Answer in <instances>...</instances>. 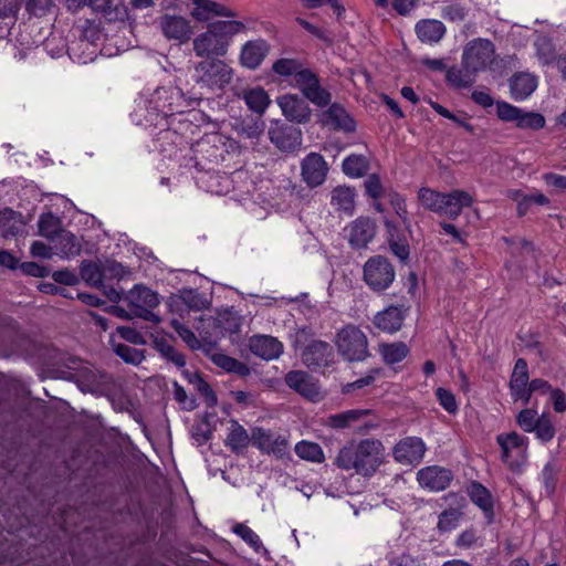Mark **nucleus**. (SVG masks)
Segmentation results:
<instances>
[{
    "instance_id": "obj_54",
    "label": "nucleus",
    "mask_w": 566,
    "mask_h": 566,
    "mask_svg": "<svg viewBox=\"0 0 566 566\" xmlns=\"http://www.w3.org/2000/svg\"><path fill=\"white\" fill-rule=\"evenodd\" d=\"M82 277L92 285H99L103 282V273L95 263H84L81 268Z\"/></svg>"
},
{
    "instance_id": "obj_3",
    "label": "nucleus",
    "mask_w": 566,
    "mask_h": 566,
    "mask_svg": "<svg viewBox=\"0 0 566 566\" xmlns=\"http://www.w3.org/2000/svg\"><path fill=\"white\" fill-rule=\"evenodd\" d=\"M244 29L239 21L220 20L192 39V51L197 57L220 59L227 55L232 38Z\"/></svg>"
},
{
    "instance_id": "obj_55",
    "label": "nucleus",
    "mask_w": 566,
    "mask_h": 566,
    "mask_svg": "<svg viewBox=\"0 0 566 566\" xmlns=\"http://www.w3.org/2000/svg\"><path fill=\"white\" fill-rule=\"evenodd\" d=\"M437 399L440 406L449 413H455L458 411V402L455 400L454 395L444 388H438L436 390Z\"/></svg>"
},
{
    "instance_id": "obj_28",
    "label": "nucleus",
    "mask_w": 566,
    "mask_h": 566,
    "mask_svg": "<svg viewBox=\"0 0 566 566\" xmlns=\"http://www.w3.org/2000/svg\"><path fill=\"white\" fill-rule=\"evenodd\" d=\"M333 350L329 344L314 340L306 346L302 354L303 363L308 367H322L328 365Z\"/></svg>"
},
{
    "instance_id": "obj_33",
    "label": "nucleus",
    "mask_w": 566,
    "mask_h": 566,
    "mask_svg": "<svg viewBox=\"0 0 566 566\" xmlns=\"http://www.w3.org/2000/svg\"><path fill=\"white\" fill-rule=\"evenodd\" d=\"M250 442H252V439L248 431L238 421L231 420L228 427L226 446L233 452L239 453L245 450Z\"/></svg>"
},
{
    "instance_id": "obj_9",
    "label": "nucleus",
    "mask_w": 566,
    "mask_h": 566,
    "mask_svg": "<svg viewBox=\"0 0 566 566\" xmlns=\"http://www.w3.org/2000/svg\"><path fill=\"white\" fill-rule=\"evenodd\" d=\"M364 280L371 290L384 291L394 282L395 270L387 259L375 256L365 263Z\"/></svg>"
},
{
    "instance_id": "obj_47",
    "label": "nucleus",
    "mask_w": 566,
    "mask_h": 566,
    "mask_svg": "<svg viewBox=\"0 0 566 566\" xmlns=\"http://www.w3.org/2000/svg\"><path fill=\"white\" fill-rule=\"evenodd\" d=\"M512 198L517 201V209L520 214H524L528 207L533 203L536 205H547L548 199L541 192H534L531 195H522L521 191L515 190L512 191Z\"/></svg>"
},
{
    "instance_id": "obj_12",
    "label": "nucleus",
    "mask_w": 566,
    "mask_h": 566,
    "mask_svg": "<svg viewBox=\"0 0 566 566\" xmlns=\"http://www.w3.org/2000/svg\"><path fill=\"white\" fill-rule=\"evenodd\" d=\"M251 439L253 446L264 453L273 454L280 459L285 458L290 453L289 440L270 430L255 428L252 430Z\"/></svg>"
},
{
    "instance_id": "obj_22",
    "label": "nucleus",
    "mask_w": 566,
    "mask_h": 566,
    "mask_svg": "<svg viewBox=\"0 0 566 566\" xmlns=\"http://www.w3.org/2000/svg\"><path fill=\"white\" fill-rule=\"evenodd\" d=\"M376 224L369 218H357L348 227V241L354 248H365L375 237Z\"/></svg>"
},
{
    "instance_id": "obj_10",
    "label": "nucleus",
    "mask_w": 566,
    "mask_h": 566,
    "mask_svg": "<svg viewBox=\"0 0 566 566\" xmlns=\"http://www.w3.org/2000/svg\"><path fill=\"white\" fill-rule=\"evenodd\" d=\"M128 306L133 307L134 314L138 317L159 322V318L149 312L159 304L158 295L150 289L142 285L134 286L127 292L124 298Z\"/></svg>"
},
{
    "instance_id": "obj_32",
    "label": "nucleus",
    "mask_w": 566,
    "mask_h": 566,
    "mask_svg": "<svg viewBox=\"0 0 566 566\" xmlns=\"http://www.w3.org/2000/svg\"><path fill=\"white\" fill-rule=\"evenodd\" d=\"M77 380L83 390L94 391L107 381V375L85 363L78 369Z\"/></svg>"
},
{
    "instance_id": "obj_61",
    "label": "nucleus",
    "mask_w": 566,
    "mask_h": 566,
    "mask_svg": "<svg viewBox=\"0 0 566 566\" xmlns=\"http://www.w3.org/2000/svg\"><path fill=\"white\" fill-rule=\"evenodd\" d=\"M390 205L392 206L396 214L401 219L402 223L408 228L409 220L405 199L398 193H392L390 196Z\"/></svg>"
},
{
    "instance_id": "obj_56",
    "label": "nucleus",
    "mask_w": 566,
    "mask_h": 566,
    "mask_svg": "<svg viewBox=\"0 0 566 566\" xmlns=\"http://www.w3.org/2000/svg\"><path fill=\"white\" fill-rule=\"evenodd\" d=\"M233 531L255 551H259V548L262 546V542L259 535L247 525L238 524L234 526Z\"/></svg>"
},
{
    "instance_id": "obj_62",
    "label": "nucleus",
    "mask_w": 566,
    "mask_h": 566,
    "mask_svg": "<svg viewBox=\"0 0 566 566\" xmlns=\"http://www.w3.org/2000/svg\"><path fill=\"white\" fill-rule=\"evenodd\" d=\"M116 331L123 339H125L132 344H135V345L145 344V339H144L143 335L137 329H135L133 327L118 326L116 328Z\"/></svg>"
},
{
    "instance_id": "obj_34",
    "label": "nucleus",
    "mask_w": 566,
    "mask_h": 566,
    "mask_svg": "<svg viewBox=\"0 0 566 566\" xmlns=\"http://www.w3.org/2000/svg\"><path fill=\"white\" fill-rule=\"evenodd\" d=\"M355 198L356 193L354 188L338 186L333 189L331 193V205L334 209L350 216L355 209Z\"/></svg>"
},
{
    "instance_id": "obj_18",
    "label": "nucleus",
    "mask_w": 566,
    "mask_h": 566,
    "mask_svg": "<svg viewBox=\"0 0 566 566\" xmlns=\"http://www.w3.org/2000/svg\"><path fill=\"white\" fill-rule=\"evenodd\" d=\"M271 142L282 151H296L302 147V130L300 128L280 125L269 130Z\"/></svg>"
},
{
    "instance_id": "obj_37",
    "label": "nucleus",
    "mask_w": 566,
    "mask_h": 566,
    "mask_svg": "<svg viewBox=\"0 0 566 566\" xmlns=\"http://www.w3.org/2000/svg\"><path fill=\"white\" fill-rule=\"evenodd\" d=\"M379 353L387 365H394L403 360L409 349L406 344L398 342L391 344H380Z\"/></svg>"
},
{
    "instance_id": "obj_42",
    "label": "nucleus",
    "mask_w": 566,
    "mask_h": 566,
    "mask_svg": "<svg viewBox=\"0 0 566 566\" xmlns=\"http://www.w3.org/2000/svg\"><path fill=\"white\" fill-rule=\"evenodd\" d=\"M295 453L303 460L321 463L324 461V452L318 443L301 441L295 446Z\"/></svg>"
},
{
    "instance_id": "obj_35",
    "label": "nucleus",
    "mask_w": 566,
    "mask_h": 566,
    "mask_svg": "<svg viewBox=\"0 0 566 566\" xmlns=\"http://www.w3.org/2000/svg\"><path fill=\"white\" fill-rule=\"evenodd\" d=\"M468 492L471 501L484 512L488 522L492 523L494 516L493 501L488 489L474 482L469 486Z\"/></svg>"
},
{
    "instance_id": "obj_6",
    "label": "nucleus",
    "mask_w": 566,
    "mask_h": 566,
    "mask_svg": "<svg viewBox=\"0 0 566 566\" xmlns=\"http://www.w3.org/2000/svg\"><path fill=\"white\" fill-rule=\"evenodd\" d=\"M496 442L501 449V460L511 470L517 471L527 462L528 438L516 431L500 433Z\"/></svg>"
},
{
    "instance_id": "obj_49",
    "label": "nucleus",
    "mask_w": 566,
    "mask_h": 566,
    "mask_svg": "<svg viewBox=\"0 0 566 566\" xmlns=\"http://www.w3.org/2000/svg\"><path fill=\"white\" fill-rule=\"evenodd\" d=\"M57 239L60 242V247H56L57 251L55 252V254L62 258H69L71 255L78 254L80 248L76 243L75 237L72 233L63 230L57 235Z\"/></svg>"
},
{
    "instance_id": "obj_46",
    "label": "nucleus",
    "mask_w": 566,
    "mask_h": 566,
    "mask_svg": "<svg viewBox=\"0 0 566 566\" xmlns=\"http://www.w3.org/2000/svg\"><path fill=\"white\" fill-rule=\"evenodd\" d=\"M546 124L545 117L537 112H527L521 109L517 120L515 123L516 127L521 129H532L538 130L542 129Z\"/></svg>"
},
{
    "instance_id": "obj_15",
    "label": "nucleus",
    "mask_w": 566,
    "mask_h": 566,
    "mask_svg": "<svg viewBox=\"0 0 566 566\" xmlns=\"http://www.w3.org/2000/svg\"><path fill=\"white\" fill-rule=\"evenodd\" d=\"M530 377L527 363L523 358L515 361L513 373L510 379V392L514 401H522L523 405L530 402Z\"/></svg>"
},
{
    "instance_id": "obj_38",
    "label": "nucleus",
    "mask_w": 566,
    "mask_h": 566,
    "mask_svg": "<svg viewBox=\"0 0 566 566\" xmlns=\"http://www.w3.org/2000/svg\"><path fill=\"white\" fill-rule=\"evenodd\" d=\"M211 360L214 365L222 368L226 371L234 373L241 376L249 374V368L245 364L232 358L223 353L211 354Z\"/></svg>"
},
{
    "instance_id": "obj_7",
    "label": "nucleus",
    "mask_w": 566,
    "mask_h": 566,
    "mask_svg": "<svg viewBox=\"0 0 566 566\" xmlns=\"http://www.w3.org/2000/svg\"><path fill=\"white\" fill-rule=\"evenodd\" d=\"M290 86L302 92L303 96L318 107L331 103V93L325 90L315 73L302 67L294 80L289 81Z\"/></svg>"
},
{
    "instance_id": "obj_25",
    "label": "nucleus",
    "mask_w": 566,
    "mask_h": 566,
    "mask_svg": "<svg viewBox=\"0 0 566 566\" xmlns=\"http://www.w3.org/2000/svg\"><path fill=\"white\" fill-rule=\"evenodd\" d=\"M407 308L403 306H388L374 317V325L386 333H395L402 326Z\"/></svg>"
},
{
    "instance_id": "obj_4",
    "label": "nucleus",
    "mask_w": 566,
    "mask_h": 566,
    "mask_svg": "<svg viewBox=\"0 0 566 566\" xmlns=\"http://www.w3.org/2000/svg\"><path fill=\"white\" fill-rule=\"evenodd\" d=\"M234 71L221 59H206L193 65L192 81L206 92L214 93L224 90L232 80Z\"/></svg>"
},
{
    "instance_id": "obj_19",
    "label": "nucleus",
    "mask_w": 566,
    "mask_h": 566,
    "mask_svg": "<svg viewBox=\"0 0 566 566\" xmlns=\"http://www.w3.org/2000/svg\"><path fill=\"white\" fill-rule=\"evenodd\" d=\"M250 350L264 360L277 359L283 353V344L269 335H254L249 339Z\"/></svg>"
},
{
    "instance_id": "obj_36",
    "label": "nucleus",
    "mask_w": 566,
    "mask_h": 566,
    "mask_svg": "<svg viewBox=\"0 0 566 566\" xmlns=\"http://www.w3.org/2000/svg\"><path fill=\"white\" fill-rule=\"evenodd\" d=\"M23 227L20 216L10 209L0 211V234L4 238L17 235Z\"/></svg>"
},
{
    "instance_id": "obj_44",
    "label": "nucleus",
    "mask_w": 566,
    "mask_h": 566,
    "mask_svg": "<svg viewBox=\"0 0 566 566\" xmlns=\"http://www.w3.org/2000/svg\"><path fill=\"white\" fill-rule=\"evenodd\" d=\"M469 13V8L460 1H448L441 8V17L450 22H462Z\"/></svg>"
},
{
    "instance_id": "obj_43",
    "label": "nucleus",
    "mask_w": 566,
    "mask_h": 566,
    "mask_svg": "<svg viewBox=\"0 0 566 566\" xmlns=\"http://www.w3.org/2000/svg\"><path fill=\"white\" fill-rule=\"evenodd\" d=\"M63 230L61 229V220L53 213H43L39 219V233L48 239H54Z\"/></svg>"
},
{
    "instance_id": "obj_53",
    "label": "nucleus",
    "mask_w": 566,
    "mask_h": 566,
    "mask_svg": "<svg viewBox=\"0 0 566 566\" xmlns=\"http://www.w3.org/2000/svg\"><path fill=\"white\" fill-rule=\"evenodd\" d=\"M521 109L522 108L504 101L496 103V115L503 122L516 123Z\"/></svg>"
},
{
    "instance_id": "obj_64",
    "label": "nucleus",
    "mask_w": 566,
    "mask_h": 566,
    "mask_svg": "<svg viewBox=\"0 0 566 566\" xmlns=\"http://www.w3.org/2000/svg\"><path fill=\"white\" fill-rule=\"evenodd\" d=\"M551 400L556 412L562 413L566 411V395L560 389L555 388L551 390Z\"/></svg>"
},
{
    "instance_id": "obj_16",
    "label": "nucleus",
    "mask_w": 566,
    "mask_h": 566,
    "mask_svg": "<svg viewBox=\"0 0 566 566\" xmlns=\"http://www.w3.org/2000/svg\"><path fill=\"white\" fill-rule=\"evenodd\" d=\"M452 478L453 475L450 470L438 465L426 467L417 473V480L420 486L431 492H439L447 489Z\"/></svg>"
},
{
    "instance_id": "obj_13",
    "label": "nucleus",
    "mask_w": 566,
    "mask_h": 566,
    "mask_svg": "<svg viewBox=\"0 0 566 566\" xmlns=\"http://www.w3.org/2000/svg\"><path fill=\"white\" fill-rule=\"evenodd\" d=\"M426 450V444L421 438L407 437L401 439L395 446L392 454L397 462L401 464L415 465L422 460Z\"/></svg>"
},
{
    "instance_id": "obj_14",
    "label": "nucleus",
    "mask_w": 566,
    "mask_h": 566,
    "mask_svg": "<svg viewBox=\"0 0 566 566\" xmlns=\"http://www.w3.org/2000/svg\"><path fill=\"white\" fill-rule=\"evenodd\" d=\"M328 166L324 157L317 153H310L301 164L303 181L311 188L321 186L327 176Z\"/></svg>"
},
{
    "instance_id": "obj_5",
    "label": "nucleus",
    "mask_w": 566,
    "mask_h": 566,
    "mask_svg": "<svg viewBox=\"0 0 566 566\" xmlns=\"http://www.w3.org/2000/svg\"><path fill=\"white\" fill-rule=\"evenodd\" d=\"M339 355L348 361H361L368 356V339L366 334L355 325L340 328L335 338Z\"/></svg>"
},
{
    "instance_id": "obj_31",
    "label": "nucleus",
    "mask_w": 566,
    "mask_h": 566,
    "mask_svg": "<svg viewBox=\"0 0 566 566\" xmlns=\"http://www.w3.org/2000/svg\"><path fill=\"white\" fill-rule=\"evenodd\" d=\"M369 415H371L370 409H350L331 415L326 419V424L333 429H346L361 422Z\"/></svg>"
},
{
    "instance_id": "obj_24",
    "label": "nucleus",
    "mask_w": 566,
    "mask_h": 566,
    "mask_svg": "<svg viewBox=\"0 0 566 566\" xmlns=\"http://www.w3.org/2000/svg\"><path fill=\"white\" fill-rule=\"evenodd\" d=\"M319 120L324 126L345 132L355 129V122L340 104H332L326 111L319 114Z\"/></svg>"
},
{
    "instance_id": "obj_63",
    "label": "nucleus",
    "mask_w": 566,
    "mask_h": 566,
    "mask_svg": "<svg viewBox=\"0 0 566 566\" xmlns=\"http://www.w3.org/2000/svg\"><path fill=\"white\" fill-rule=\"evenodd\" d=\"M479 536L473 527L464 530L455 539V545L462 548H470L478 543Z\"/></svg>"
},
{
    "instance_id": "obj_2",
    "label": "nucleus",
    "mask_w": 566,
    "mask_h": 566,
    "mask_svg": "<svg viewBox=\"0 0 566 566\" xmlns=\"http://www.w3.org/2000/svg\"><path fill=\"white\" fill-rule=\"evenodd\" d=\"M386 449L378 439L366 438L344 446L335 458V465L345 471H354L364 478L373 476L384 464Z\"/></svg>"
},
{
    "instance_id": "obj_39",
    "label": "nucleus",
    "mask_w": 566,
    "mask_h": 566,
    "mask_svg": "<svg viewBox=\"0 0 566 566\" xmlns=\"http://www.w3.org/2000/svg\"><path fill=\"white\" fill-rule=\"evenodd\" d=\"M444 192H439L433 189L422 187L418 191V201L427 210L434 213L440 212Z\"/></svg>"
},
{
    "instance_id": "obj_51",
    "label": "nucleus",
    "mask_w": 566,
    "mask_h": 566,
    "mask_svg": "<svg viewBox=\"0 0 566 566\" xmlns=\"http://www.w3.org/2000/svg\"><path fill=\"white\" fill-rule=\"evenodd\" d=\"M536 438L542 442H548L555 437V428L552 423L551 418L543 413L539 417V420L536 424V430H534Z\"/></svg>"
},
{
    "instance_id": "obj_26",
    "label": "nucleus",
    "mask_w": 566,
    "mask_h": 566,
    "mask_svg": "<svg viewBox=\"0 0 566 566\" xmlns=\"http://www.w3.org/2000/svg\"><path fill=\"white\" fill-rule=\"evenodd\" d=\"M447 500H454L455 506L442 511L438 516L437 528L440 533H449L455 530L464 514V500L458 499L455 494H448Z\"/></svg>"
},
{
    "instance_id": "obj_20",
    "label": "nucleus",
    "mask_w": 566,
    "mask_h": 566,
    "mask_svg": "<svg viewBox=\"0 0 566 566\" xmlns=\"http://www.w3.org/2000/svg\"><path fill=\"white\" fill-rule=\"evenodd\" d=\"M473 201L472 195L465 190L457 189L448 193L444 192L439 214L455 220L461 214L462 209L471 207Z\"/></svg>"
},
{
    "instance_id": "obj_45",
    "label": "nucleus",
    "mask_w": 566,
    "mask_h": 566,
    "mask_svg": "<svg viewBox=\"0 0 566 566\" xmlns=\"http://www.w3.org/2000/svg\"><path fill=\"white\" fill-rule=\"evenodd\" d=\"M534 46L536 50V56L542 65H549L556 61L555 48L552 41L546 36H538Z\"/></svg>"
},
{
    "instance_id": "obj_57",
    "label": "nucleus",
    "mask_w": 566,
    "mask_h": 566,
    "mask_svg": "<svg viewBox=\"0 0 566 566\" xmlns=\"http://www.w3.org/2000/svg\"><path fill=\"white\" fill-rule=\"evenodd\" d=\"M556 475L557 469L555 468V465L551 462L545 464L541 473V480L548 495H552L555 491Z\"/></svg>"
},
{
    "instance_id": "obj_48",
    "label": "nucleus",
    "mask_w": 566,
    "mask_h": 566,
    "mask_svg": "<svg viewBox=\"0 0 566 566\" xmlns=\"http://www.w3.org/2000/svg\"><path fill=\"white\" fill-rule=\"evenodd\" d=\"M113 350L126 363L138 365L144 360L142 350L133 348L125 344H117L113 336L109 339Z\"/></svg>"
},
{
    "instance_id": "obj_52",
    "label": "nucleus",
    "mask_w": 566,
    "mask_h": 566,
    "mask_svg": "<svg viewBox=\"0 0 566 566\" xmlns=\"http://www.w3.org/2000/svg\"><path fill=\"white\" fill-rule=\"evenodd\" d=\"M191 381L195 384V386H196L197 390L200 392V395L205 398V401L208 407L212 408V407L217 406L218 398L207 381H205L198 375H195L193 379H191Z\"/></svg>"
},
{
    "instance_id": "obj_17",
    "label": "nucleus",
    "mask_w": 566,
    "mask_h": 566,
    "mask_svg": "<svg viewBox=\"0 0 566 566\" xmlns=\"http://www.w3.org/2000/svg\"><path fill=\"white\" fill-rule=\"evenodd\" d=\"M285 384L303 397L316 401L322 398L317 381L303 370H292L285 376Z\"/></svg>"
},
{
    "instance_id": "obj_50",
    "label": "nucleus",
    "mask_w": 566,
    "mask_h": 566,
    "mask_svg": "<svg viewBox=\"0 0 566 566\" xmlns=\"http://www.w3.org/2000/svg\"><path fill=\"white\" fill-rule=\"evenodd\" d=\"M537 411L533 408H525L516 416V423L525 432H533L536 430V424L539 420Z\"/></svg>"
},
{
    "instance_id": "obj_11",
    "label": "nucleus",
    "mask_w": 566,
    "mask_h": 566,
    "mask_svg": "<svg viewBox=\"0 0 566 566\" xmlns=\"http://www.w3.org/2000/svg\"><path fill=\"white\" fill-rule=\"evenodd\" d=\"M276 104L286 120L306 124L312 118V109L304 97L295 93H285L276 97Z\"/></svg>"
},
{
    "instance_id": "obj_21",
    "label": "nucleus",
    "mask_w": 566,
    "mask_h": 566,
    "mask_svg": "<svg viewBox=\"0 0 566 566\" xmlns=\"http://www.w3.org/2000/svg\"><path fill=\"white\" fill-rule=\"evenodd\" d=\"M190 17L198 22H207L216 17H232L233 13L212 0H192L189 6Z\"/></svg>"
},
{
    "instance_id": "obj_23",
    "label": "nucleus",
    "mask_w": 566,
    "mask_h": 566,
    "mask_svg": "<svg viewBox=\"0 0 566 566\" xmlns=\"http://www.w3.org/2000/svg\"><path fill=\"white\" fill-rule=\"evenodd\" d=\"M510 94L514 101L521 102L528 98L537 88L538 80L532 73L520 72L512 75L509 81Z\"/></svg>"
},
{
    "instance_id": "obj_40",
    "label": "nucleus",
    "mask_w": 566,
    "mask_h": 566,
    "mask_svg": "<svg viewBox=\"0 0 566 566\" xmlns=\"http://www.w3.org/2000/svg\"><path fill=\"white\" fill-rule=\"evenodd\" d=\"M303 64L296 59H279L272 64V71L283 78L294 80Z\"/></svg>"
},
{
    "instance_id": "obj_58",
    "label": "nucleus",
    "mask_w": 566,
    "mask_h": 566,
    "mask_svg": "<svg viewBox=\"0 0 566 566\" xmlns=\"http://www.w3.org/2000/svg\"><path fill=\"white\" fill-rule=\"evenodd\" d=\"M172 328L177 332L180 338L191 348L196 349L199 347V340L197 339L195 333L189 329L187 326L174 319L171 322Z\"/></svg>"
},
{
    "instance_id": "obj_41",
    "label": "nucleus",
    "mask_w": 566,
    "mask_h": 566,
    "mask_svg": "<svg viewBox=\"0 0 566 566\" xmlns=\"http://www.w3.org/2000/svg\"><path fill=\"white\" fill-rule=\"evenodd\" d=\"M343 171L352 178H359L368 170V160L361 155H352L344 159Z\"/></svg>"
},
{
    "instance_id": "obj_30",
    "label": "nucleus",
    "mask_w": 566,
    "mask_h": 566,
    "mask_svg": "<svg viewBox=\"0 0 566 566\" xmlns=\"http://www.w3.org/2000/svg\"><path fill=\"white\" fill-rule=\"evenodd\" d=\"M240 97L244 101L248 108L256 114H264L271 104L268 92L261 86L244 88Z\"/></svg>"
},
{
    "instance_id": "obj_27",
    "label": "nucleus",
    "mask_w": 566,
    "mask_h": 566,
    "mask_svg": "<svg viewBox=\"0 0 566 566\" xmlns=\"http://www.w3.org/2000/svg\"><path fill=\"white\" fill-rule=\"evenodd\" d=\"M415 32L420 42L437 44L446 35L447 28L440 20L422 19L416 23Z\"/></svg>"
},
{
    "instance_id": "obj_8",
    "label": "nucleus",
    "mask_w": 566,
    "mask_h": 566,
    "mask_svg": "<svg viewBox=\"0 0 566 566\" xmlns=\"http://www.w3.org/2000/svg\"><path fill=\"white\" fill-rule=\"evenodd\" d=\"M158 27L166 40L174 41L179 45L188 43L195 32L191 21L177 13L167 12L159 15Z\"/></svg>"
},
{
    "instance_id": "obj_59",
    "label": "nucleus",
    "mask_w": 566,
    "mask_h": 566,
    "mask_svg": "<svg viewBox=\"0 0 566 566\" xmlns=\"http://www.w3.org/2000/svg\"><path fill=\"white\" fill-rule=\"evenodd\" d=\"M364 185H365L366 193L370 198L378 200L379 198L382 197L384 187H382V184H381L379 177L376 174L369 175L366 178Z\"/></svg>"
},
{
    "instance_id": "obj_29",
    "label": "nucleus",
    "mask_w": 566,
    "mask_h": 566,
    "mask_svg": "<svg viewBox=\"0 0 566 566\" xmlns=\"http://www.w3.org/2000/svg\"><path fill=\"white\" fill-rule=\"evenodd\" d=\"M269 46L265 41H250L245 43L241 50L240 61L244 67L254 70L264 60Z\"/></svg>"
},
{
    "instance_id": "obj_1",
    "label": "nucleus",
    "mask_w": 566,
    "mask_h": 566,
    "mask_svg": "<svg viewBox=\"0 0 566 566\" xmlns=\"http://www.w3.org/2000/svg\"><path fill=\"white\" fill-rule=\"evenodd\" d=\"M499 64L495 44L485 38H475L467 42L462 49L461 67L447 71V81L457 88L473 85L481 73L493 71Z\"/></svg>"
},
{
    "instance_id": "obj_60",
    "label": "nucleus",
    "mask_w": 566,
    "mask_h": 566,
    "mask_svg": "<svg viewBox=\"0 0 566 566\" xmlns=\"http://www.w3.org/2000/svg\"><path fill=\"white\" fill-rule=\"evenodd\" d=\"M386 226L388 228V231H389V235H390V249L392 251V253L399 258L401 261H405L408 259L409 256V247L406 242L403 241H395L394 240V234L391 232V223L389 221H386Z\"/></svg>"
}]
</instances>
